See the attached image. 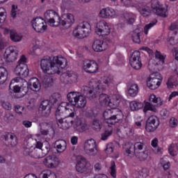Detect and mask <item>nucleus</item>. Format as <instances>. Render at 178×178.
Wrapping results in <instances>:
<instances>
[{"label": "nucleus", "instance_id": "f257e3e1", "mask_svg": "<svg viewBox=\"0 0 178 178\" xmlns=\"http://www.w3.org/2000/svg\"><path fill=\"white\" fill-rule=\"evenodd\" d=\"M67 102H62L56 110V118L59 119L60 116H76L75 108H81L87 105V100L84 95L80 92H70L67 95Z\"/></svg>", "mask_w": 178, "mask_h": 178}, {"label": "nucleus", "instance_id": "f03ea898", "mask_svg": "<svg viewBox=\"0 0 178 178\" xmlns=\"http://www.w3.org/2000/svg\"><path fill=\"white\" fill-rule=\"evenodd\" d=\"M66 66H67V60L62 56H55L53 58H44L40 60L41 70L48 76L60 74V71Z\"/></svg>", "mask_w": 178, "mask_h": 178}, {"label": "nucleus", "instance_id": "7ed1b4c3", "mask_svg": "<svg viewBox=\"0 0 178 178\" xmlns=\"http://www.w3.org/2000/svg\"><path fill=\"white\" fill-rule=\"evenodd\" d=\"M70 116H60L57 119V126L62 130H69L70 127H72L74 131L77 133H84L88 127L87 124L83 120V119L76 117Z\"/></svg>", "mask_w": 178, "mask_h": 178}, {"label": "nucleus", "instance_id": "20e7f679", "mask_svg": "<svg viewBox=\"0 0 178 178\" xmlns=\"http://www.w3.org/2000/svg\"><path fill=\"white\" fill-rule=\"evenodd\" d=\"M9 88L15 94H18L17 98H23L29 92V83L24 79L15 77L11 80Z\"/></svg>", "mask_w": 178, "mask_h": 178}, {"label": "nucleus", "instance_id": "39448f33", "mask_svg": "<svg viewBox=\"0 0 178 178\" xmlns=\"http://www.w3.org/2000/svg\"><path fill=\"white\" fill-rule=\"evenodd\" d=\"M103 118L107 124H115L120 120H123V113L122 111L115 108L111 109H106L103 113Z\"/></svg>", "mask_w": 178, "mask_h": 178}, {"label": "nucleus", "instance_id": "423d86ee", "mask_svg": "<svg viewBox=\"0 0 178 178\" xmlns=\"http://www.w3.org/2000/svg\"><path fill=\"white\" fill-rule=\"evenodd\" d=\"M37 148L39 149L38 152L34 156V158L40 159V158H42V155L40 154L42 152L41 148H42V143L40 141H38L37 139L29 138L28 140L24 143V149L25 154H31L34 149Z\"/></svg>", "mask_w": 178, "mask_h": 178}, {"label": "nucleus", "instance_id": "0eeeda50", "mask_svg": "<svg viewBox=\"0 0 178 178\" xmlns=\"http://www.w3.org/2000/svg\"><path fill=\"white\" fill-rule=\"evenodd\" d=\"M91 24L90 22L83 21L74 27L72 35L74 37H76V38H87L91 33Z\"/></svg>", "mask_w": 178, "mask_h": 178}, {"label": "nucleus", "instance_id": "6e6552de", "mask_svg": "<svg viewBox=\"0 0 178 178\" xmlns=\"http://www.w3.org/2000/svg\"><path fill=\"white\" fill-rule=\"evenodd\" d=\"M60 95L58 93H54L50 97V100H44L42 102L39 111L42 115V116H49L51 114V108L53 106L56 105V102H58V98H59Z\"/></svg>", "mask_w": 178, "mask_h": 178}, {"label": "nucleus", "instance_id": "1a4fd4ad", "mask_svg": "<svg viewBox=\"0 0 178 178\" xmlns=\"http://www.w3.org/2000/svg\"><path fill=\"white\" fill-rule=\"evenodd\" d=\"M95 33L99 37H105L111 34V24L105 20H101L95 26Z\"/></svg>", "mask_w": 178, "mask_h": 178}, {"label": "nucleus", "instance_id": "9d476101", "mask_svg": "<svg viewBox=\"0 0 178 178\" xmlns=\"http://www.w3.org/2000/svg\"><path fill=\"white\" fill-rule=\"evenodd\" d=\"M92 169L91 164L83 156H78L76 159V170L79 173H90Z\"/></svg>", "mask_w": 178, "mask_h": 178}, {"label": "nucleus", "instance_id": "9b49d317", "mask_svg": "<svg viewBox=\"0 0 178 178\" xmlns=\"http://www.w3.org/2000/svg\"><path fill=\"white\" fill-rule=\"evenodd\" d=\"M99 102L102 106H108L111 109H115L119 106V99L116 95H113L111 99L106 94H102L99 95Z\"/></svg>", "mask_w": 178, "mask_h": 178}, {"label": "nucleus", "instance_id": "f8f14e48", "mask_svg": "<svg viewBox=\"0 0 178 178\" xmlns=\"http://www.w3.org/2000/svg\"><path fill=\"white\" fill-rule=\"evenodd\" d=\"M162 75L159 72H154L149 75L147 80V86L149 90H157L162 84Z\"/></svg>", "mask_w": 178, "mask_h": 178}, {"label": "nucleus", "instance_id": "ddd939ff", "mask_svg": "<svg viewBox=\"0 0 178 178\" xmlns=\"http://www.w3.org/2000/svg\"><path fill=\"white\" fill-rule=\"evenodd\" d=\"M96 83L98 90L104 91L108 87H115L116 86V79L113 76H103Z\"/></svg>", "mask_w": 178, "mask_h": 178}, {"label": "nucleus", "instance_id": "4468645a", "mask_svg": "<svg viewBox=\"0 0 178 178\" xmlns=\"http://www.w3.org/2000/svg\"><path fill=\"white\" fill-rule=\"evenodd\" d=\"M44 17L47 20L48 24L51 27H58L60 23V17H59L58 13L54 10H47L44 13Z\"/></svg>", "mask_w": 178, "mask_h": 178}, {"label": "nucleus", "instance_id": "2eb2a0df", "mask_svg": "<svg viewBox=\"0 0 178 178\" xmlns=\"http://www.w3.org/2000/svg\"><path fill=\"white\" fill-rule=\"evenodd\" d=\"M19 53L15 46H9L5 50L3 58L7 63H13L17 60Z\"/></svg>", "mask_w": 178, "mask_h": 178}, {"label": "nucleus", "instance_id": "dca6fc26", "mask_svg": "<svg viewBox=\"0 0 178 178\" xmlns=\"http://www.w3.org/2000/svg\"><path fill=\"white\" fill-rule=\"evenodd\" d=\"M81 67L85 73H89L90 74L97 73L98 70H99L98 63L94 60L90 59L84 60Z\"/></svg>", "mask_w": 178, "mask_h": 178}, {"label": "nucleus", "instance_id": "f3484780", "mask_svg": "<svg viewBox=\"0 0 178 178\" xmlns=\"http://www.w3.org/2000/svg\"><path fill=\"white\" fill-rule=\"evenodd\" d=\"M83 151L90 156H95L98 154V149H97V142L94 139L87 140L83 145Z\"/></svg>", "mask_w": 178, "mask_h": 178}, {"label": "nucleus", "instance_id": "a211bd4d", "mask_svg": "<svg viewBox=\"0 0 178 178\" xmlns=\"http://www.w3.org/2000/svg\"><path fill=\"white\" fill-rule=\"evenodd\" d=\"M83 90L88 99L92 100L97 98V92L102 91L97 87V82L92 81L89 83V86H84Z\"/></svg>", "mask_w": 178, "mask_h": 178}, {"label": "nucleus", "instance_id": "6ab92c4d", "mask_svg": "<svg viewBox=\"0 0 178 178\" xmlns=\"http://www.w3.org/2000/svg\"><path fill=\"white\" fill-rule=\"evenodd\" d=\"M116 133L120 138H126L133 134V129L129 126L127 122L123 124L116 129Z\"/></svg>", "mask_w": 178, "mask_h": 178}, {"label": "nucleus", "instance_id": "aec40b11", "mask_svg": "<svg viewBox=\"0 0 178 178\" xmlns=\"http://www.w3.org/2000/svg\"><path fill=\"white\" fill-rule=\"evenodd\" d=\"M31 26L37 33H44L47 30V23L40 17H36L31 21Z\"/></svg>", "mask_w": 178, "mask_h": 178}, {"label": "nucleus", "instance_id": "412c9836", "mask_svg": "<svg viewBox=\"0 0 178 178\" xmlns=\"http://www.w3.org/2000/svg\"><path fill=\"white\" fill-rule=\"evenodd\" d=\"M60 80L63 83L73 84L79 81V75L73 71H68L61 75Z\"/></svg>", "mask_w": 178, "mask_h": 178}, {"label": "nucleus", "instance_id": "4be33fe9", "mask_svg": "<svg viewBox=\"0 0 178 178\" xmlns=\"http://www.w3.org/2000/svg\"><path fill=\"white\" fill-rule=\"evenodd\" d=\"M152 8L158 16H161V17L168 16V8L163 7L158 0L152 2Z\"/></svg>", "mask_w": 178, "mask_h": 178}, {"label": "nucleus", "instance_id": "5701e85b", "mask_svg": "<svg viewBox=\"0 0 178 178\" xmlns=\"http://www.w3.org/2000/svg\"><path fill=\"white\" fill-rule=\"evenodd\" d=\"M129 63L131 67H133V69H135L136 70H140V69H141L143 64L141 63V60H140V51H135L133 52L132 55L129 58Z\"/></svg>", "mask_w": 178, "mask_h": 178}, {"label": "nucleus", "instance_id": "b1692460", "mask_svg": "<svg viewBox=\"0 0 178 178\" xmlns=\"http://www.w3.org/2000/svg\"><path fill=\"white\" fill-rule=\"evenodd\" d=\"M73 23H74V15L70 13L63 14L60 17V23L63 27L65 29H69V27H72Z\"/></svg>", "mask_w": 178, "mask_h": 178}, {"label": "nucleus", "instance_id": "393cba45", "mask_svg": "<svg viewBox=\"0 0 178 178\" xmlns=\"http://www.w3.org/2000/svg\"><path fill=\"white\" fill-rule=\"evenodd\" d=\"M143 148H144V143L140 142H137L133 145L131 143H128L125 145L124 149L128 155H130L131 152H134V154H137V152H140L142 151Z\"/></svg>", "mask_w": 178, "mask_h": 178}, {"label": "nucleus", "instance_id": "a878e982", "mask_svg": "<svg viewBox=\"0 0 178 178\" xmlns=\"http://www.w3.org/2000/svg\"><path fill=\"white\" fill-rule=\"evenodd\" d=\"M158 126H159V120L158 117L155 115L150 116L146 123V130L149 133L152 131H155L156 129H158Z\"/></svg>", "mask_w": 178, "mask_h": 178}, {"label": "nucleus", "instance_id": "bb28decb", "mask_svg": "<svg viewBox=\"0 0 178 178\" xmlns=\"http://www.w3.org/2000/svg\"><path fill=\"white\" fill-rule=\"evenodd\" d=\"M13 72L20 79H26L29 76V67L26 65H17Z\"/></svg>", "mask_w": 178, "mask_h": 178}, {"label": "nucleus", "instance_id": "cd10ccee", "mask_svg": "<svg viewBox=\"0 0 178 178\" xmlns=\"http://www.w3.org/2000/svg\"><path fill=\"white\" fill-rule=\"evenodd\" d=\"M170 30L171 31H176L177 33H175L174 38L168 37L166 42L168 47L175 45V44H177L178 42V22L172 23L170 26Z\"/></svg>", "mask_w": 178, "mask_h": 178}, {"label": "nucleus", "instance_id": "c85d7f7f", "mask_svg": "<svg viewBox=\"0 0 178 178\" xmlns=\"http://www.w3.org/2000/svg\"><path fill=\"white\" fill-rule=\"evenodd\" d=\"M108 48V45L104 40L96 39L92 43V49L95 52H102Z\"/></svg>", "mask_w": 178, "mask_h": 178}, {"label": "nucleus", "instance_id": "c756f323", "mask_svg": "<svg viewBox=\"0 0 178 178\" xmlns=\"http://www.w3.org/2000/svg\"><path fill=\"white\" fill-rule=\"evenodd\" d=\"M43 163L47 168H56L59 165V159L55 155L48 156L43 161Z\"/></svg>", "mask_w": 178, "mask_h": 178}, {"label": "nucleus", "instance_id": "7c9ffc66", "mask_svg": "<svg viewBox=\"0 0 178 178\" xmlns=\"http://www.w3.org/2000/svg\"><path fill=\"white\" fill-rule=\"evenodd\" d=\"M177 81H178V69H175L173 72V75L171 76L167 83V87L168 88H175V87H177Z\"/></svg>", "mask_w": 178, "mask_h": 178}, {"label": "nucleus", "instance_id": "2f4dec72", "mask_svg": "<svg viewBox=\"0 0 178 178\" xmlns=\"http://www.w3.org/2000/svg\"><path fill=\"white\" fill-rule=\"evenodd\" d=\"M148 101L150 104H153L154 106L156 108H159V106H162L163 105V102H162V99L161 97H157L154 94L149 95L148 97Z\"/></svg>", "mask_w": 178, "mask_h": 178}, {"label": "nucleus", "instance_id": "473e14b6", "mask_svg": "<svg viewBox=\"0 0 178 178\" xmlns=\"http://www.w3.org/2000/svg\"><path fill=\"white\" fill-rule=\"evenodd\" d=\"M29 86L32 91H40L41 90V83L37 78H32L29 80Z\"/></svg>", "mask_w": 178, "mask_h": 178}, {"label": "nucleus", "instance_id": "72a5a7b5", "mask_svg": "<svg viewBox=\"0 0 178 178\" xmlns=\"http://www.w3.org/2000/svg\"><path fill=\"white\" fill-rule=\"evenodd\" d=\"M137 16L133 13H125L123 15L124 22L127 24H133Z\"/></svg>", "mask_w": 178, "mask_h": 178}, {"label": "nucleus", "instance_id": "f704fd0d", "mask_svg": "<svg viewBox=\"0 0 178 178\" xmlns=\"http://www.w3.org/2000/svg\"><path fill=\"white\" fill-rule=\"evenodd\" d=\"M138 94V85L132 83L127 89V97H132L134 98Z\"/></svg>", "mask_w": 178, "mask_h": 178}, {"label": "nucleus", "instance_id": "c9c22d12", "mask_svg": "<svg viewBox=\"0 0 178 178\" xmlns=\"http://www.w3.org/2000/svg\"><path fill=\"white\" fill-rule=\"evenodd\" d=\"M138 10L143 17L151 16V8L147 5H141Z\"/></svg>", "mask_w": 178, "mask_h": 178}, {"label": "nucleus", "instance_id": "e433bc0d", "mask_svg": "<svg viewBox=\"0 0 178 178\" xmlns=\"http://www.w3.org/2000/svg\"><path fill=\"white\" fill-rule=\"evenodd\" d=\"M140 35H143V30L140 28L135 29L131 34L132 41L136 44H140L141 42V40L140 39Z\"/></svg>", "mask_w": 178, "mask_h": 178}, {"label": "nucleus", "instance_id": "4c0bfd02", "mask_svg": "<svg viewBox=\"0 0 178 178\" xmlns=\"http://www.w3.org/2000/svg\"><path fill=\"white\" fill-rule=\"evenodd\" d=\"M8 76H9L8 70L3 67H0V86L6 83Z\"/></svg>", "mask_w": 178, "mask_h": 178}, {"label": "nucleus", "instance_id": "58836bf2", "mask_svg": "<svg viewBox=\"0 0 178 178\" xmlns=\"http://www.w3.org/2000/svg\"><path fill=\"white\" fill-rule=\"evenodd\" d=\"M58 152H65L66 151V141L63 140H57L54 144Z\"/></svg>", "mask_w": 178, "mask_h": 178}, {"label": "nucleus", "instance_id": "ea45409f", "mask_svg": "<svg viewBox=\"0 0 178 178\" xmlns=\"http://www.w3.org/2000/svg\"><path fill=\"white\" fill-rule=\"evenodd\" d=\"M10 38L14 42H20L23 40V35L16 32L15 31H11L10 33Z\"/></svg>", "mask_w": 178, "mask_h": 178}, {"label": "nucleus", "instance_id": "a19ab883", "mask_svg": "<svg viewBox=\"0 0 178 178\" xmlns=\"http://www.w3.org/2000/svg\"><path fill=\"white\" fill-rule=\"evenodd\" d=\"M113 131V129H112V127H111L110 126H108L105 129L104 131L102 134L101 139L103 141H106V140H108V138H109V137L112 136Z\"/></svg>", "mask_w": 178, "mask_h": 178}, {"label": "nucleus", "instance_id": "79ce46f5", "mask_svg": "<svg viewBox=\"0 0 178 178\" xmlns=\"http://www.w3.org/2000/svg\"><path fill=\"white\" fill-rule=\"evenodd\" d=\"M40 178H56V175L49 170H44L39 175Z\"/></svg>", "mask_w": 178, "mask_h": 178}, {"label": "nucleus", "instance_id": "37998d69", "mask_svg": "<svg viewBox=\"0 0 178 178\" xmlns=\"http://www.w3.org/2000/svg\"><path fill=\"white\" fill-rule=\"evenodd\" d=\"M168 152L171 156H176L178 154V144H171L168 147Z\"/></svg>", "mask_w": 178, "mask_h": 178}, {"label": "nucleus", "instance_id": "c03bdc74", "mask_svg": "<svg viewBox=\"0 0 178 178\" xmlns=\"http://www.w3.org/2000/svg\"><path fill=\"white\" fill-rule=\"evenodd\" d=\"M129 106L131 111H138V109H141V108H143V103L137 101H133L130 102Z\"/></svg>", "mask_w": 178, "mask_h": 178}, {"label": "nucleus", "instance_id": "a18cd8bd", "mask_svg": "<svg viewBox=\"0 0 178 178\" xmlns=\"http://www.w3.org/2000/svg\"><path fill=\"white\" fill-rule=\"evenodd\" d=\"M148 111H152V112H158L156 108H155V106H154L152 103L149 102H145V107L143 111L145 113H146V112H148Z\"/></svg>", "mask_w": 178, "mask_h": 178}, {"label": "nucleus", "instance_id": "49530a36", "mask_svg": "<svg viewBox=\"0 0 178 178\" xmlns=\"http://www.w3.org/2000/svg\"><path fill=\"white\" fill-rule=\"evenodd\" d=\"M155 58L159 60V65H163L165 63V58H166V55L160 53L159 51H156Z\"/></svg>", "mask_w": 178, "mask_h": 178}, {"label": "nucleus", "instance_id": "de8ad7c7", "mask_svg": "<svg viewBox=\"0 0 178 178\" xmlns=\"http://www.w3.org/2000/svg\"><path fill=\"white\" fill-rule=\"evenodd\" d=\"M135 155L140 161H145V159L148 158V151L145 150L143 152H138L137 153H135Z\"/></svg>", "mask_w": 178, "mask_h": 178}, {"label": "nucleus", "instance_id": "09e8293b", "mask_svg": "<svg viewBox=\"0 0 178 178\" xmlns=\"http://www.w3.org/2000/svg\"><path fill=\"white\" fill-rule=\"evenodd\" d=\"M92 128L95 131H101V129H102V123L98 120H95L92 124Z\"/></svg>", "mask_w": 178, "mask_h": 178}, {"label": "nucleus", "instance_id": "8fccbe9b", "mask_svg": "<svg viewBox=\"0 0 178 178\" xmlns=\"http://www.w3.org/2000/svg\"><path fill=\"white\" fill-rule=\"evenodd\" d=\"M156 23H157V21L154 20L152 22H150L149 24L145 25V26L143 28V33L145 34V35H147L148 34V31H149V30H151L152 29V27H154V26H155V24H156Z\"/></svg>", "mask_w": 178, "mask_h": 178}, {"label": "nucleus", "instance_id": "3c124183", "mask_svg": "<svg viewBox=\"0 0 178 178\" xmlns=\"http://www.w3.org/2000/svg\"><path fill=\"white\" fill-rule=\"evenodd\" d=\"M107 19H115L118 17V13L113 8H107Z\"/></svg>", "mask_w": 178, "mask_h": 178}, {"label": "nucleus", "instance_id": "603ef678", "mask_svg": "<svg viewBox=\"0 0 178 178\" xmlns=\"http://www.w3.org/2000/svg\"><path fill=\"white\" fill-rule=\"evenodd\" d=\"M8 143L11 147H16L17 145V137L15 134H10Z\"/></svg>", "mask_w": 178, "mask_h": 178}, {"label": "nucleus", "instance_id": "864d4df0", "mask_svg": "<svg viewBox=\"0 0 178 178\" xmlns=\"http://www.w3.org/2000/svg\"><path fill=\"white\" fill-rule=\"evenodd\" d=\"M15 112L18 115H26V108L23 106L16 105L15 106Z\"/></svg>", "mask_w": 178, "mask_h": 178}, {"label": "nucleus", "instance_id": "5fc2aeb1", "mask_svg": "<svg viewBox=\"0 0 178 178\" xmlns=\"http://www.w3.org/2000/svg\"><path fill=\"white\" fill-rule=\"evenodd\" d=\"M160 163L164 170H168L170 168V162L169 161L165 160V159H161L160 161Z\"/></svg>", "mask_w": 178, "mask_h": 178}, {"label": "nucleus", "instance_id": "6e6d98bb", "mask_svg": "<svg viewBox=\"0 0 178 178\" xmlns=\"http://www.w3.org/2000/svg\"><path fill=\"white\" fill-rule=\"evenodd\" d=\"M110 175L112 177L116 178V164H115V162L113 161L111 163Z\"/></svg>", "mask_w": 178, "mask_h": 178}, {"label": "nucleus", "instance_id": "4d7b16f0", "mask_svg": "<svg viewBox=\"0 0 178 178\" xmlns=\"http://www.w3.org/2000/svg\"><path fill=\"white\" fill-rule=\"evenodd\" d=\"M6 19V10L3 7H0V23H3Z\"/></svg>", "mask_w": 178, "mask_h": 178}, {"label": "nucleus", "instance_id": "13d9d810", "mask_svg": "<svg viewBox=\"0 0 178 178\" xmlns=\"http://www.w3.org/2000/svg\"><path fill=\"white\" fill-rule=\"evenodd\" d=\"M178 121L177 119L175 118H171L168 122L169 127H171V129H175V127H177Z\"/></svg>", "mask_w": 178, "mask_h": 178}, {"label": "nucleus", "instance_id": "bf43d9fd", "mask_svg": "<svg viewBox=\"0 0 178 178\" xmlns=\"http://www.w3.org/2000/svg\"><path fill=\"white\" fill-rule=\"evenodd\" d=\"M99 17L102 19H108V8H102L99 13Z\"/></svg>", "mask_w": 178, "mask_h": 178}, {"label": "nucleus", "instance_id": "052dcab7", "mask_svg": "<svg viewBox=\"0 0 178 178\" xmlns=\"http://www.w3.org/2000/svg\"><path fill=\"white\" fill-rule=\"evenodd\" d=\"M38 48H40V46H38L37 44V43H35V44L33 43V45L29 49V54L30 55H35V51H37V49H38Z\"/></svg>", "mask_w": 178, "mask_h": 178}, {"label": "nucleus", "instance_id": "680f3d73", "mask_svg": "<svg viewBox=\"0 0 178 178\" xmlns=\"http://www.w3.org/2000/svg\"><path fill=\"white\" fill-rule=\"evenodd\" d=\"M71 5H73V1L71 0H63L61 8L63 9H65V8H69V6H71Z\"/></svg>", "mask_w": 178, "mask_h": 178}, {"label": "nucleus", "instance_id": "e2e57ef3", "mask_svg": "<svg viewBox=\"0 0 178 178\" xmlns=\"http://www.w3.org/2000/svg\"><path fill=\"white\" fill-rule=\"evenodd\" d=\"M113 145L112 143H109L106 145L105 152L107 155H111L113 152Z\"/></svg>", "mask_w": 178, "mask_h": 178}, {"label": "nucleus", "instance_id": "0e129e2a", "mask_svg": "<svg viewBox=\"0 0 178 178\" xmlns=\"http://www.w3.org/2000/svg\"><path fill=\"white\" fill-rule=\"evenodd\" d=\"M26 63H27V58H26L24 55L21 56L17 62V65H26Z\"/></svg>", "mask_w": 178, "mask_h": 178}, {"label": "nucleus", "instance_id": "69168bd1", "mask_svg": "<svg viewBox=\"0 0 178 178\" xmlns=\"http://www.w3.org/2000/svg\"><path fill=\"white\" fill-rule=\"evenodd\" d=\"M1 106L4 109H6L7 111H10V109H12V104L8 102H3L1 103Z\"/></svg>", "mask_w": 178, "mask_h": 178}, {"label": "nucleus", "instance_id": "338daca9", "mask_svg": "<svg viewBox=\"0 0 178 178\" xmlns=\"http://www.w3.org/2000/svg\"><path fill=\"white\" fill-rule=\"evenodd\" d=\"M16 15H17V6L13 5L11 9V16L15 19L16 17Z\"/></svg>", "mask_w": 178, "mask_h": 178}, {"label": "nucleus", "instance_id": "774afa93", "mask_svg": "<svg viewBox=\"0 0 178 178\" xmlns=\"http://www.w3.org/2000/svg\"><path fill=\"white\" fill-rule=\"evenodd\" d=\"M148 177V171L145 169H143L139 172V178H146Z\"/></svg>", "mask_w": 178, "mask_h": 178}]
</instances>
